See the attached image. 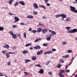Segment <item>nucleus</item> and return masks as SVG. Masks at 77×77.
Instances as JSON below:
<instances>
[{
	"mask_svg": "<svg viewBox=\"0 0 77 77\" xmlns=\"http://www.w3.org/2000/svg\"><path fill=\"white\" fill-rule=\"evenodd\" d=\"M42 29H41V28H37V32H38V33H39V32H41V31H42Z\"/></svg>",
	"mask_w": 77,
	"mask_h": 77,
	"instance_id": "dca6fc26",
	"label": "nucleus"
},
{
	"mask_svg": "<svg viewBox=\"0 0 77 77\" xmlns=\"http://www.w3.org/2000/svg\"><path fill=\"white\" fill-rule=\"evenodd\" d=\"M7 65L8 66L10 65H11V62L9 61L7 63Z\"/></svg>",
	"mask_w": 77,
	"mask_h": 77,
	"instance_id": "49530a36",
	"label": "nucleus"
},
{
	"mask_svg": "<svg viewBox=\"0 0 77 77\" xmlns=\"http://www.w3.org/2000/svg\"><path fill=\"white\" fill-rule=\"evenodd\" d=\"M38 25H39V26H43V24H42V23H39V24H38Z\"/></svg>",
	"mask_w": 77,
	"mask_h": 77,
	"instance_id": "8fccbe9b",
	"label": "nucleus"
},
{
	"mask_svg": "<svg viewBox=\"0 0 77 77\" xmlns=\"http://www.w3.org/2000/svg\"><path fill=\"white\" fill-rule=\"evenodd\" d=\"M18 5V2H16L15 3V4L14 5V6H17V5Z\"/></svg>",
	"mask_w": 77,
	"mask_h": 77,
	"instance_id": "58836bf2",
	"label": "nucleus"
},
{
	"mask_svg": "<svg viewBox=\"0 0 77 77\" xmlns=\"http://www.w3.org/2000/svg\"><path fill=\"white\" fill-rule=\"evenodd\" d=\"M46 6H50V4H47L46 5Z\"/></svg>",
	"mask_w": 77,
	"mask_h": 77,
	"instance_id": "6e6d98bb",
	"label": "nucleus"
},
{
	"mask_svg": "<svg viewBox=\"0 0 77 77\" xmlns=\"http://www.w3.org/2000/svg\"><path fill=\"white\" fill-rule=\"evenodd\" d=\"M70 19H71V18L68 17H67L66 18V21H70Z\"/></svg>",
	"mask_w": 77,
	"mask_h": 77,
	"instance_id": "a211bd4d",
	"label": "nucleus"
},
{
	"mask_svg": "<svg viewBox=\"0 0 77 77\" xmlns=\"http://www.w3.org/2000/svg\"><path fill=\"white\" fill-rule=\"evenodd\" d=\"M12 49H13V50H15V49H16V47H15V46L13 47Z\"/></svg>",
	"mask_w": 77,
	"mask_h": 77,
	"instance_id": "4d7b16f0",
	"label": "nucleus"
},
{
	"mask_svg": "<svg viewBox=\"0 0 77 77\" xmlns=\"http://www.w3.org/2000/svg\"><path fill=\"white\" fill-rule=\"evenodd\" d=\"M61 67V65H60V64H59V65H58L57 66V68H60Z\"/></svg>",
	"mask_w": 77,
	"mask_h": 77,
	"instance_id": "c03bdc74",
	"label": "nucleus"
},
{
	"mask_svg": "<svg viewBox=\"0 0 77 77\" xmlns=\"http://www.w3.org/2000/svg\"><path fill=\"white\" fill-rule=\"evenodd\" d=\"M32 60H35L36 59V57L33 56L32 57Z\"/></svg>",
	"mask_w": 77,
	"mask_h": 77,
	"instance_id": "6ab92c4d",
	"label": "nucleus"
},
{
	"mask_svg": "<svg viewBox=\"0 0 77 77\" xmlns=\"http://www.w3.org/2000/svg\"><path fill=\"white\" fill-rule=\"evenodd\" d=\"M12 38L14 39H15L17 38V35H16L15 34H13V35H12Z\"/></svg>",
	"mask_w": 77,
	"mask_h": 77,
	"instance_id": "4468645a",
	"label": "nucleus"
},
{
	"mask_svg": "<svg viewBox=\"0 0 77 77\" xmlns=\"http://www.w3.org/2000/svg\"><path fill=\"white\" fill-rule=\"evenodd\" d=\"M31 61L29 60L26 59L25 60V63H28L29 62H30Z\"/></svg>",
	"mask_w": 77,
	"mask_h": 77,
	"instance_id": "4be33fe9",
	"label": "nucleus"
},
{
	"mask_svg": "<svg viewBox=\"0 0 77 77\" xmlns=\"http://www.w3.org/2000/svg\"><path fill=\"white\" fill-rule=\"evenodd\" d=\"M32 32H33L34 33H35L36 32V30H33L32 31Z\"/></svg>",
	"mask_w": 77,
	"mask_h": 77,
	"instance_id": "a18cd8bd",
	"label": "nucleus"
},
{
	"mask_svg": "<svg viewBox=\"0 0 77 77\" xmlns=\"http://www.w3.org/2000/svg\"><path fill=\"white\" fill-rule=\"evenodd\" d=\"M13 28H15L17 27V25H14L12 26Z\"/></svg>",
	"mask_w": 77,
	"mask_h": 77,
	"instance_id": "c9c22d12",
	"label": "nucleus"
},
{
	"mask_svg": "<svg viewBox=\"0 0 77 77\" xmlns=\"http://www.w3.org/2000/svg\"><path fill=\"white\" fill-rule=\"evenodd\" d=\"M68 65H66L65 67V69L66 70L67 69V68H68Z\"/></svg>",
	"mask_w": 77,
	"mask_h": 77,
	"instance_id": "13d9d810",
	"label": "nucleus"
},
{
	"mask_svg": "<svg viewBox=\"0 0 77 77\" xmlns=\"http://www.w3.org/2000/svg\"><path fill=\"white\" fill-rule=\"evenodd\" d=\"M31 43H29L28 44H27L25 46L26 47H28V46H30L31 45Z\"/></svg>",
	"mask_w": 77,
	"mask_h": 77,
	"instance_id": "b1692460",
	"label": "nucleus"
},
{
	"mask_svg": "<svg viewBox=\"0 0 77 77\" xmlns=\"http://www.w3.org/2000/svg\"><path fill=\"white\" fill-rule=\"evenodd\" d=\"M9 14L10 15H14V14L11 13H9Z\"/></svg>",
	"mask_w": 77,
	"mask_h": 77,
	"instance_id": "5fc2aeb1",
	"label": "nucleus"
},
{
	"mask_svg": "<svg viewBox=\"0 0 77 77\" xmlns=\"http://www.w3.org/2000/svg\"><path fill=\"white\" fill-rule=\"evenodd\" d=\"M59 75L60 77H64V76H63V75L62 74V73H60L59 74Z\"/></svg>",
	"mask_w": 77,
	"mask_h": 77,
	"instance_id": "5701e85b",
	"label": "nucleus"
},
{
	"mask_svg": "<svg viewBox=\"0 0 77 77\" xmlns=\"http://www.w3.org/2000/svg\"><path fill=\"white\" fill-rule=\"evenodd\" d=\"M60 72H59V74H60V73H62H62H65V71L63 70H60Z\"/></svg>",
	"mask_w": 77,
	"mask_h": 77,
	"instance_id": "f3484780",
	"label": "nucleus"
},
{
	"mask_svg": "<svg viewBox=\"0 0 77 77\" xmlns=\"http://www.w3.org/2000/svg\"><path fill=\"white\" fill-rule=\"evenodd\" d=\"M51 34L53 35H56V32L54 31H52L51 32Z\"/></svg>",
	"mask_w": 77,
	"mask_h": 77,
	"instance_id": "c85d7f7f",
	"label": "nucleus"
},
{
	"mask_svg": "<svg viewBox=\"0 0 77 77\" xmlns=\"http://www.w3.org/2000/svg\"><path fill=\"white\" fill-rule=\"evenodd\" d=\"M24 74H26V75H27V74H28V73H27V72H24Z\"/></svg>",
	"mask_w": 77,
	"mask_h": 77,
	"instance_id": "338daca9",
	"label": "nucleus"
},
{
	"mask_svg": "<svg viewBox=\"0 0 77 77\" xmlns=\"http://www.w3.org/2000/svg\"><path fill=\"white\" fill-rule=\"evenodd\" d=\"M55 17H56V18H59V17H60V15H56L55 16Z\"/></svg>",
	"mask_w": 77,
	"mask_h": 77,
	"instance_id": "72a5a7b5",
	"label": "nucleus"
},
{
	"mask_svg": "<svg viewBox=\"0 0 77 77\" xmlns=\"http://www.w3.org/2000/svg\"><path fill=\"white\" fill-rule=\"evenodd\" d=\"M70 8L72 12H74V13H77V10H76V8L75 7L72 6H70Z\"/></svg>",
	"mask_w": 77,
	"mask_h": 77,
	"instance_id": "f257e3e1",
	"label": "nucleus"
},
{
	"mask_svg": "<svg viewBox=\"0 0 77 77\" xmlns=\"http://www.w3.org/2000/svg\"><path fill=\"white\" fill-rule=\"evenodd\" d=\"M68 53H71L72 52V51L71 50H69L68 51Z\"/></svg>",
	"mask_w": 77,
	"mask_h": 77,
	"instance_id": "de8ad7c7",
	"label": "nucleus"
},
{
	"mask_svg": "<svg viewBox=\"0 0 77 77\" xmlns=\"http://www.w3.org/2000/svg\"><path fill=\"white\" fill-rule=\"evenodd\" d=\"M69 71H70L69 70H67L66 71V72H69Z\"/></svg>",
	"mask_w": 77,
	"mask_h": 77,
	"instance_id": "e2e57ef3",
	"label": "nucleus"
},
{
	"mask_svg": "<svg viewBox=\"0 0 77 77\" xmlns=\"http://www.w3.org/2000/svg\"><path fill=\"white\" fill-rule=\"evenodd\" d=\"M60 17H62L63 18H66V14H60Z\"/></svg>",
	"mask_w": 77,
	"mask_h": 77,
	"instance_id": "9b49d317",
	"label": "nucleus"
},
{
	"mask_svg": "<svg viewBox=\"0 0 77 77\" xmlns=\"http://www.w3.org/2000/svg\"><path fill=\"white\" fill-rule=\"evenodd\" d=\"M3 75H3L2 73H0V76H3Z\"/></svg>",
	"mask_w": 77,
	"mask_h": 77,
	"instance_id": "bf43d9fd",
	"label": "nucleus"
},
{
	"mask_svg": "<svg viewBox=\"0 0 77 77\" xmlns=\"http://www.w3.org/2000/svg\"><path fill=\"white\" fill-rule=\"evenodd\" d=\"M22 53L23 54H26L27 53H28V51H24L22 52Z\"/></svg>",
	"mask_w": 77,
	"mask_h": 77,
	"instance_id": "f8f14e48",
	"label": "nucleus"
},
{
	"mask_svg": "<svg viewBox=\"0 0 77 77\" xmlns=\"http://www.w3.org/2000/svg\"><path fill=\"white\" fill-rule=\"evenodd\" d=\"M38 73L40 74H42L44 72V69H41L38 72Z\"/></svg>",
	"mask_w": 77,
	"mask_h": 77,
	"instance_id": "6e6552de",
	"label": "nucleus"
},
{
	"mask_svg": "<svg viewBox=\"0 0 77 77\" xmlns=\"http://www.w3.org/2000/svg\"><path fill=\"white\" fill-rule=\"evenodd\" d=\"M13 1H14V0H11V1L9 2V5H12V3Z\"/></svg>",
	"mask_w": 77,
	"mask_h": 77,
	"instance_id": "c756f323",
	"label": "nucleus"
},
{
	"mask_svg": "<svg viewBox=\"0 0 77 77\" xmlns=\"http://www.w3.org/2000/svg\"><path fill=\"white\" fill-rule=\"evenodd\" d=\"M17 36H19V37H21V35H20V34H18L17 35Z\"/></svg>",
	"mask_w": 77,
	"mask_h": 77,
	"instance_id": "680f3d73",
	"label": "nucleus"
},
{
	"mask_svg": "<svg viewBox=\"0 0 77 77\" xmlns=\"http://www.w3.org/2000/svg\"><path fill=\"white\" fill-rule=\"evenodd\" d=\"M19 4H20V5H21L23 6H24V5H25V4H24V1H20L19 2Z\"/></svg>",
	"mask_w": 77,
	"mask_h": 77,
	"instance_id": "0eeeda50",
	"label": "nucleus"
},
{
	"mask_svg": "<svg viewBox=\"0 0 77 77\" xmlns=\"http://www.w3.org/2000/svg\"><path fill=\"white\" fill-rule=\"evenodd\" d=\"M4 48H9V46L8 45L5 44L4 46L3 47Z\"/></svg>",
	"mask_w": 77,
	"mask_h": 77,
	"instance_id": "ddd939ff",
	"label": "nucleus"
},
{
	"mask_svg": "<svg viewBox=\"0 0 77 77\" xmlns=\"http://www.w3.org/2000/svg\"><path fill=\"white\" fill-rule=\"evenodd\" d=\"M77 32V29H73L72 30H69L68 31V33H75Z\"/></svg>",
	"mask_w": 77,
	"mask_h": 77,
	"instance_id": "f03ea898",
	"label": "nucleus"
},
{
	"mask_svg": "<svg viewBox=\"0 0 77 77\" xmlns=\"http://www.w3.org/2000/svg\"><path fill=\"white\" fill-rule=\"evenodd\" d=\"M15 20L14 21V23H16L18 22L20 20V19L17 17H14Z\"/></svg>",
	"mask_w": 77,
	"mask_h": 77,
	"instance_id": "7ed1b4c3",
	"label": "nucleus"
},
{
	"mask_svg": "<svg viewBox=\"0 0 77 77\" xmlns=\"http://www.w3.org/2000/svg\"><path fill=\"white\" fill-rule=\"evenodd\" d=\"M43 45L45 47H47V44H43Z\"/></svg>",
	"mask_w": 77,
	"mask_h": 77,
	"instance_id": "09e8293b",
	"label": "nucleus"
},
{
	"mask_svg": "<svg viewBox=\"0 0 77 77\" xmlns=\"http://www.w3.org/2000/svg\"><path fill=\"white\" fill-rule=\"evenodd\" d=\"M48 74L49 75H51V74H52V72H48Z\"/></svg>",
	"mask_w": 77,
	"mask_h": 77,
	"instance_id": "603ef678",
	"label": "nucleus"
},
{
	"mask_svg": "<svg viewBox=\"0 0 77 77\" xmlns=\"http://www.w3.org/2000/svg\"><path fill=\"white\" fill-rule=\"evenodd\" d=\"M33 47H30L29 49L30 50H33Z\"/></svg>",
	"mask_w": 77,
	"mask_h": 77,
	"instance_id": "774afa93",
	"label": "nucleus"
},
{
	"mask_svg": "<svg viewBox=\"0 0 77 77\" xmlns=\"http://www.w3.org/2000/svg\"><path fill=\"white\" fill-rule=\"evenodd\" d=\"M41 38H37L34 41V42H38V41H39V40H41Z\"/></svg>",
	"mask_w": 77,
	"mask_h": 77,
	"instance_id": "393cba45",
	"label": "nucleus"
},
{
	"mask_svg": "<svg viewBox=\"0 0 77 77\" xmlns=\"http://www.w3.org/2000/svg\"><path fill=\"white\" fill-rule=\"evenodd\" d=\"M9 54H15V52H9Z\"/></svg>",
	"mask_w": 77,
	"mask_h": 77,
	"instance_id": "ea45409f",
	"label": "nucleus"
},
{
	"mask_svg": "<svg viewBox=\"0 0 77 77\" xmlns=\"http://www.w3.org/2000/svg\"><path fill=\"white\" fill-rule=\"evenodd\" d=\"M44 54H48V51L45 52Z\"/></svg>",
	"mask_w": 77,
	"mask_h": 77,
	"instance_id": "052dcab7",
	"label": "nucleus"
},
{
	"mask_svg": "<svg viewBox=\"0 0 77 77\" xmlns=\"http://www.w3.org/2000/svg\"><path fill=\"white\" fill-rule=\"evenodd\" d=\"M48 0H45V2H46V3H47V2H48Z\"/></svg>",
	"mask_w": 77,
	"mask_h": 77,
	"instance_id": "69168bd1",
	"label": "nucleus"
},
{
	"mask_svg": "<svg viewBox=\"0 0 77 77\" xmlns=\"http://www.w3.org/2000/svg\"><path fill=\"white\" fill-rule=\"evenodd\" d=\"M38 12H37L36 11H33V14L34 15H38Z\"/></svg>",
	"mask_w": 77,
	"mask_h": 77,
	"instance_id": "412c9836",
	"label": "nucleus"
},
{
	"mask_svg": "<svg viewBox=\"0 0 77 77\" xmlns=\"http://www.w3.org/2000/svg\"><path fill=\"white\" fill-rule=\"evenodd\" d=\"M2 53L3 54H5V53H6V50H4V51H2Z\"/></svg>",
	"mask_w": 77,
	"mask_h": 77,
	"instance_id": "f704fd0d",
	"label": "nucleus"
},
{
	"mask_svg": "<svg viewBox=\"0 0 77 77\" xmlns=\"http://www.w3.org/2000/svg\"><path fill=\"white\" fill-rule=\"evenodd\" d=\"M42 32L43 33V34H44V33H47V29H42Z\"/></svg>",
	"mask_w": 77,
	"mask_h": 77,
	"instance_id": "39448f33",
	"label": "nucleus"
},
{
	"mask_svg": "<svg viewBox=\"0 0 77 77\" xmlns=\"http://www.w3.org/2000/svg\"><path fill=\"white\" fill-rule=\"evenodd\" d=\"M6 56L7 57H8V58L10 57V54H9V53L6 54Z\"/></svg>",
	"mask_w": 77,
	"mask_h": 77,
	"instance_id": "aec40b11",
	"label": "nucleus"
},
{
	"mask_svg": "<svg viewBox=\"0 0 77 77\" xmlns=\"http://www.w3.org/2000/svg\"><path fill=\"white\" fill-rule=\"evenodd\" d=\"M34 48L35 50L39 49V48H41V47L39 46H36L35 47H34Z\"/></svg>",
	"mask_w": 77,
	"mask_h": 77,
	"instance_id": "9d476101",
	"label": "nucleus"
},
{
	"mask_svg": "<svg viewBox=\"0 0 77 77\" xmlns=\"http://www.w3.org/2000/svg\"><path fill=\"white\" fill-rule=\"evenodd\" d=\"M50 62V61L48 62L47 63H45V65H47V66L48 65Z\"/></svg>",
	"mask_w": 77,
	"mask_h": 77,
	"instance_id": "e433bc0d",
	"label": "nucleus"
},
{
	"mask_svg": "<svg viewBox=\"0 0 77 77\" xmlns=\"http://www.w3.org/2000/svg\"><path fill=\"white\" fill-rule=\"evenodd\" d=\"M60 62H62V63H64V61L63 60V59H62L60 60Z\"/></svg>",
	"mask_w": 77,
	"mask_h": 77,
	"instance_id": "37998d69",
	"label": "nucleus"
},
{
	"mask_svg": "<svg viewBox=\"0 0 77 77\" xmlns=\"http://www.w3.org/2000/svg\"><path fill=\"white\" fill-rule=\"evenodd\" d=\"M4 30V28L3 27H0V31H3Z\"/></svg>",
	"mask_w": 77,
	"mask_h": 77,
	"instance_id": "cd10ccee",
	"label": "nucleus"
},
{
	"mask_svg": "<svg viewBox=\"0 0 77 77\" xmlns=\"http://www.w3.org/2000/svg\"><path fill=\"white\" fill-rule=\"evenodd\" d=\"M43 53V51L42 50H41L40 51H38L37 53V55H40L41 53Z\"/></svg>",
	"mask_w": 77,
	"mask_h": 77,
	"instance_id": "1a4fd4ad",
	"label": "nucleus"
},
{
	"mask_svg": "<svg viewBox=\"0 0 77 77\" xmlns=\"http://www.w3.org/2000/svg\"><path fill=\"white\" fill-rule=\"evenodd\" d=\"M52 50L53 51H56V49H55L52 48Z\"/></svg>",
	"mask_w": 77,
	"mask_h": 77,
	"instance_id": "3c124183",
	"label": "nucleus"
},
{
	"mask_svg": "<svg viewBox=\"0 0 77 77\" xmlns=\"http://www.w3.org/2000/svg\"><path fill=\"white\" fill-rule=\"evenodd\" d=\"M66 44V42H63V45H65V44Z\"/></svg>",
	"mask_w": 77,
	"mask_h": 77,
	"instance_id": "864d4df0",
	"label": "nucleus"
},
{
	"mask_svg": "<svg viewBox=\"0 0 77 77\" xmlns=\"http://www.w3.org/2000/svg\"><path fill=\"white\" fill-rule=\"evenodd\" d=\"M9 33H10L11 35H13L14 33H13V32L12 31H10Z\"/></svg>",
	"mask_w": 77,
	"mask_h": 77,
	"instance_id": "7c9ffc66",
	"label": "nucleus"
},
{
	"mask_svg": "<svg viewBox=\"0 0 77 77\" xmlns=\"http://www.w3.org/2000/svg\"><path fill=\"white\" fill-rule=\"evenodd\" d=\"M20 25L24 26V25H26V24L22 22L20 23Z\"/></svg>",
	"mask_w": 77,
	"mask_h": 77,
	"instance_id": "4c0bfd02",
	"label": "nucleus"
},
{
	"mask_svg": "<svg viewBox=\"0 0 77 77\" xmlns=\"http://www.w3.org/2000/svg\"><path fill=\"white\" fill-rule=\"evenodd\" d=\"M34 8L35 9H38V5L36 3H34L33 4Z\"/></svg>",
	"mask_w": 77,
	"mask_h": 77,
	"instance_id": "423d86ee",
	"label": "nucleus"
},
{
	"mask_svg": "<svg viewBox=\"0 0 77 77\" xmlns=\"http://www.w3.org/2000/svg\"><path fill=\"white\" fill-rule=\"evenodd\" d=\"M27 18H29V19H32L33 18V16L29 15L27 17Z\"/></svg>",
	"mask_w": 77,
	"mask_h": 77,
	"instance_id": "2eb2a0df",
	"label": "nucleus"
},
{
	"mask_svg": "<svg viewBox=\"0 0 77 77\" xmlns=\"http://www.w3.org/2000/svg\"><path fill=\"white\" fill-rule=\"evenodd\" d=\"M42 18H43V19H44V18H47V17H45V16H43L42 17Z\"/></svg>",
	"mask_w": 77,
	"mask_h": 77,
	"instance_id": "0e129e2a",
	"label": "nucleus"
},
{
	"mask_svg": "<svg viewBox=\"0 0 77 77\" xmlns=\"http://www.w3.org/2000/svg\"><path fill=\"white\" fill-rule=\"evenodd\" d=\"M39 7H40V8H43L44 9H45L46 8V7H45V6H43V5H40L39 6Z\"/></svg>",
	"mask_w": 77,
	"mask_h": 77,
	"instance_id": "473e14b6",
	"label": "nucleus"
},
{
	"mask_svg": "<svg viewBox=\"0 0 77 77\" xmlns=\"http://www.w3.org/2000/svg\"><path fill=\"white\" fill-rule=\"evenodd\" d=\"M49 36V35H47L46 37L47 38L46 40H47V41H50V40H51V37L50 36Z\"/></svg>",
	"mask_w": 77,
	"mask_h": 77,
	"instance_id": "20e7f679",
	"label": "nucleus"
},
{
	"mask_svg": "<svg viewBox=\"0 0 77 77\" xmlns=\"http://www.w3.org/2000/svg\"><path fill=\"white\" fill-rule=\"evenodd\" d=\"M48 54H51V53H52V51H48Z\"/></svg>",
	"mask_w": 77,
	"mask_h": 77,
	"instance_id": "a19ab883",
	"label": "nucleus"
},
{
	"mask_svg": "<svg viewBox=\"0 0 77 77\" xmlns=\"http://www.w3.org/2000/svg\"><path fill=\"white\" fill-rule=\"evenodd\" d=\"M24 36L25 38H27V37L26 36V33L25 32L24 33Z\"/></svg>",
	"mask_w": 77,
	"mask_h": 77,
	"instance_id": "2f4dec72",
	"label": "nucleus"
},
{
	"mask_svg": "<svg viewBox=\"0 0 77 77\" xmlns=\"http://www.w3.org/2000/svg\"><path fill=\"white\" fill-rule=\"evenodd\" d=\"M69 57V55H64L63 56V58H67V57Z\"/></svg>",
	"mask_w": 77,
	"mask_h": 77,
	"instance_id": "a878e982",
	"label": "nucleus"
},
{
	"mask_svg": "<svg viewBox=\"0 0 77 77\" xmlns=\"http://www.w3.org/2000/svg\"><path fill=\"white\" fill-rule=\"evenodd\" d=\"M66 29L67 30H69V29H71V27L67 26L66 27Z\"/></svg>",
	"mask_w": 77,
	"mask_h": 77,
	"instance_id": "bb28decb",
	"label": "nucleus"
},
{
	"mask_svg": "<svg viewBox=\"0 0 77 77\" xmlns=\"http://www.w3.org/2000/svg\"><path fill=\"white\" fill-rule=\"evenodd\" d=\"M35 66H38V67H41V66L40 65V64H37L35 65Z\"/></svg>",
	"mask_w": 77,
	"mask_h": 77,
	"instance_id": "79ce46f5",
	"label": "nucleus"
}]
</instances>
